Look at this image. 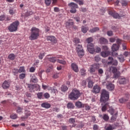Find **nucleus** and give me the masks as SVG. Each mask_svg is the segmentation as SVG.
I'll return each instance as SVG.
<instances>
[{"label": "nucleus", "instance_id": "f257e3e1", "mask_svg": "<svg viewBox=\"0 0 130 130\" xmlns=\"http://www.w3.org/2000/svg\"><path fill=\"white\" fill-rule=\"evenodd\" d=\"M109 100V92L105 89H103L102 90V93L101 94V102L102 103V111L104 112L107 110V108L109 107V103L107 102Z\"/></svg>", "mask_w": 130, "mask_h": 130}, {"label": "nucleus", "instance_id": "f03ea898", "mask_svg": "<svg viewBox=\"0 0 130 130\" xmlns=\"http://www.w3.org/2000/svg\"><path fill=\"white\" fill-rule=\"evenodd\" d=\"M40 30L36 27H32L30 30V35L29 37L30 40H36L39 37Z\"/></svg>", "mask_w": 130, "mask_h": 130}, {"label": "nucleus", "instance_id": "7ed1b4c3", "mask_svg": "<svg viewBox=\"0 0 130 130\" xmlns=\"http://www.w3.org/2000/svg\"><path fill=\"white\" fill-rule=\"evenodd\" d=\"M81 96L80 91L77 89H73L69 95V98L71 100H77Z\"/></svg>", "mask_w": 130, "mask_h": 130}, {"label": "nucleus", "instance_id": "20e7f679", "mask_svg": "<svg viewBox=\"0 0 130 130\" xmlns=\"http://www.w3.org/2000/svg\"><path fill=\"white\" fill-rule=\"evenodd\" d=\"M20 25V22L18 21H16L10 24L8 26V30L10 32H16L18 30V26Z\"/></svg>", "mask_w": 130, "mask_h": 130}, {"label": "nucleus", "instance_id": "39448f33", "mask_svg": "<svg viewBox=\"0 0 130 130\" xmlns=\"http://www.w3.org/2000/svg\"><path fill=\"white\" fill-rule=\"evenodd\" d=\"M110 72H112L113 74V79H118L120 76V73L117 70L116 67H111L110 68Z\"/></svg>", "mask_w": 130, "mask_h": 130}, {"label": "nucleus", "instance_id": "423d86ee", "mask_svg": "<svg viewBox=\"0 0 130 130\" xmlns=\"http://www.w3.org/2000/svg\"><path fill=\"white\" fill-rule=\"evenodd\" d=\"M76 52H77L79 57H82L84 54V50L83 49V47L81 45H76Z\"/></svg>", "mask_w": 130, "mask_h": 130}, {"label": "nucleus", "instance_id": "0eeeda50", "mask_svg": "<svg viewBox=\"0 0 130 130\" xmlns=\"http://www.w3.org/2000/svg\"><path fill=\"white\" fill-rule=\"evenodd\" d=\"M68 6L71 8V13L72 14H75L77 12L76 9H78V4L72 2L69 3Z\"/></svg>", "mask_w": 130, "mask_h": 130}, {"label": "nucleus", "instance_id": "6e6552de", "mask_svg": "<svg viewBox=\"0 0 130 130\" xmlns=\"http://www.w3.org/2000/svg\"><path fill=\"white\" fill-rule=\"evenodd\" d=\"M119 48V45L117 44H114L112 45V50L113 51L112 52L113 55H115V56H117L118 54L117 53H115L114 51H116L117 50H118Z\"/></svg>", "mask_w": 130, "mask_h": 130}, {"label": "nucleus", "instance_id": "1a4fd4ad", "mask_svg": "<svg viewBox=\"0 0 130 130\" xmlns=\"http://www.w3.org/2000/svg\"><path fill=\"white\" fill-rule=\"evenodd\" d=\"M101 90V87H100V86L98 85H95L93 86L92 92V93H94L95 94H98V93H100Z\"/></svg>", "mask_w": 130, "mask_h": 130}, {"label": "nucleus", "instance_id": "9d476101", "mask_svg": "<svg viewBox=\"0 0 130 130\" xmlns=\"http://www.w3.org/2000/svg\"><path fill=\"white\" fill-rule=\"evenodd\" d=\"M108 60L110 61L108 62V64H112V66H117L118 64L117 60H114L112 57H108Z\"/></svg>", "mask_w": 130, "mask_h": 130}, {"label": "nucleus", "instance_id": "9b49d317", "mask_svg": "<svg viewBox=\"0 0 130 130\" xmlns=\"http://www.w3.org/2000/svg\"><path fill=\"white\" fill-rule=\"evenodd\" d=\"M30 83H34V84L38 83V79L35 76V74H32L30 75Z\"/></svg>", "mask_w": 130, "mask_h": 130}, {"label": "nucleus", "instance_id": "f8f14e48", "mask_svg": "<svg viewBox=\"0 0 130 130\" xmlns=\"http://www.w3.org/2000/svg\"><path fill=\"white\" fill-rule=\"evenodd\" d=\"M48 41H51L52 43H56V38L53 36H49L47 37Z\"/></svg>", "mask_w": 130, "mask_h": 130}, {"label": "nucleus", "instance_id": "ddd939ff", "mask_svg": "<svg viewBox=\"0 0 130 130\" xmlns=\"http://www.w3.org/2000/svg\"><path fill=\"white\" fill-rule=\"evenodd\" d=\"M65 25L67 28H70L71 26H74V21L72 19H69L65 22Z\"/></svg>", "mask_w": 130, "mask_h": 130}, {"label": "nucleus", "instance_id": "4468645a", "mask_svg": "<svg viewBox=\"0 0 130 130\" xmlns=\"http://www.w3.org/2000/svg\"><path fill=\"white\" fill-rule=\"evenodd\" d=\"M115 87V86H114V84L112 83H109L106 85V88L109 91H113Z\"/></svg>", "mask_w": 130, "mask_h": 130}, {"label": "nucleus", "instance_id": "2eb2a0df", "mask_svg": "<svg viewBox=\"0 0 130 130\" xmlns=\"http://www.w3.org/2000/svg\"><path fill=\"white\" fill-rule=\"evenodd\" d=\"M87 47L88 51H89V53H91V54H93V53L95 52V49H94V46L87 45Z\"/></svg>", "mask_w": 130, "mask_h": 130}, {"label": "nucleus", "instance_id": "dca6fc26", "mask_svg": "<svg viewBox=\"0 0 130 130\" xmlns=\"http://www.w3.org/2000/svg\"><path fill=\"white\" fill-rule=\"evenodd\" d=\"M2 88L3 89H9L10 88V82L5 80L2 84Z\"/></svg>", "mask_w": 130, "mask_h": 130}, {"label": "nucleus", "instance_id": "f3484780", "mask_svg": "<svg viewBox=\"0 0 130 130\" xmlns=\"http://www.w3.org/2000/svg\"><path fill=\"white\" fill-rule=\"evenodd\" d=\"M99 42L101 44H107L108 43V41L107 39L102 37L100 39Z\"/></svg>", "mask_w": 130, "mask_h": 130}, {"label": "nucleus", "instance_id": "a211bd4d", "mask_svg": "<svg viewBox=\"0 0 130 130\" xmlns=\"http://www.w3.org/2000/svg\"><path fill=\"white\" fill-rule=\"evenodd\" d=\"M71 68L73 69V71L75 72V73H78V72H79V68H78V66L76 63H72Z\"/></svg>", "mask_w": 130, "mask_h": 130}, {"label": "nucleus", "instance_id": "6ab92c4d", "mask_svg": "<svg viewBox=\"0 0 130 130\" xmlns=\"http://www.w3.org/2000/svg\"><path fill=\"white\" fill-rule=\"evenodd\" d=\"M51 105L48 103H43L41 104V107L43 108H46V109H48V108H50Z\"/></svg>", "mask_w": 130, "mask_h": 130}, {"label": "nucleus", "instance_id": "aec40b11", "mask_svg": "<svg viewBox=\"0 0 130 130\" xmlns=\"http://www.w3.org/2000/svg\"><path fill=\"white\" fill-rule=\"evenodd\" d=\"M35 87V85L32 84H28L27 88H28V90L30 92H34V88Z\"/></svg>", "mask_w": 130, "mask_h": 130}, {"label": "nucleus", "instance_id": "412c9836", "mask_svg": "<svg viewBox=\"0 0 130 130\" xmlns=\"http://www.w3.org/2000/svg\"><path fill=\"white\" fill-rule=\"evenodd\" d=\"M93 41V38L92 37L88 38L86 40V42H87L88 44L87 45H89V46H94V44L93 43H91Z\"/></svg>", "mask_w": 130, "mask_h": 130}, {"label": "nucleus", "instance_id": "4be33fe9", "mask_svg": "<svg viewBox=\"0 0 130 130\" xmlns=\"http://www.w3.org/2000/svg\"><path fill=\"white\" fill-rule=\"evenodd\" d=\"M86 82H88V88H92L93 87V81L91 80V78L89 77L86 79Z\"/></svg>", "mask_w": 130, "mask_h": 130}, {"label": "nucleus", "instance_id": "5701e85b", "mask_svg": "<svg viewBox=\"0 0 130 130\" xmlns=\"http://www.w3.org/2000/svg\"><path fill=\"white\" fill-rule=\"evenodd\" d=\"M100 117H102L103 119H104L105 121H108V120L109 119V116L106 114H104L103 116L101 115Z\"/></svg>", "mask_w": 130, "mask_h": 130}, {"label": "nucleus", "instance_id": "b1692460", "mask_svg": "<svg viewBox=\"0 0 130 130\" xmlns=\"http://www.w3.org/2000/svg\"><path fill=\"white\" fill-rule=\"evenodd\" d=\"M110 53L108 51H102L101 52V55L103 57H106L109 55Z\"/></svg>", "mask_w": 130, "mask_h": 130}, {"label": "nucleus", "instance_id": "393cba45", "mask_svg": "<svg viewBox=\"0 0 130 130\" xmlns=\"http://www.w3.org/2000/svg\"><path fill=\"white\" fill-rule=\"evenodd\" d=\"M67 106L68 109H74V108H75V105H74V104L71 102L68 103Z\"/></svg>", "mask_w": 130, "mask_h": 130}, {"label": "nucleus", "instance_id": "a878e982", "mask_svg": "<svg viewBox=\"0 0 130 130\" xmlns=\"http://www.w3.org/2000/svg\"><path fill=\"white\" fill-rule=\"evenodd\" d=\"M8 58L10 60H14L15 58H16V56L15 55V54L11 53L8 55Z\"/></svg>", "mask_w": 130, "mask_h": 130}, {"label": "nucleus", "instance_id": "bb28decb", "mask_svg": "<svg viewBox=\"0 0 130 130\" xmlns=\"http://www.w3.org/2000/svg\"><path fill=\"white\" fill-rule=\"evenodd\" d=\"M38 56H39V59H43V57L45 56V52L42 51L41 53H39Z\"/></svg>", "mask_w": 130, "mask_h": 130}, {"label": "nucleus", "instance_id": "cd10ccee", "mask_svg": "<svg viewBox=\"0 0 130 130\" xmlns=\"http://www.w3.org/2000/svg\"><path fill=\"white\" fill-rule=\"evenodd\" d=\"M75 106L78 108H83L84 104H82V103H81V102H77L75 104Z\"/></svg>", "mask_w": 130, "mask_h": 130}, {"label": "nucleus", "instance_id": "c85d7f7f", "mask_svg": "<svg viewBox=\"0 0 130 130\" xmlns=\"http://www.w3.org/2000/svg\"><path fill=\"white\" fill-rule=\"evenodd\" d=\"M120 84H125L126 80L124 78L121 77L119 79Z\"/></svg>", "mask_w": 130, "mask_h": 130}, {"label": "nucleus", "instance_id": "c756f323", "mask_svg": "<svg viewBox=\"0 0 130 130\" xmlns=\"http://www.w3.org/2000/svg\"><path fill=\"white\" fill-rule=\"evenodd\" d=\"M48 60H49V61H50L51 62H55V61H56L57 60V59L56 57H52L48 58Z\"/></svg>", "mask_w": 130, "mask_h": 130}, {"label": "nucleus", "instance_id": "7c9ffc66", "mask_svg": "<svg viewBox=\"0 0 130 130\" xmlns=\"http://www.w3.org/2000/svg\"><path fill=\"white\" fill-rule=\"evenodd\" d=\"M118 59L119 60L120 62H123L124 61V57L123 55H120L118 56Z\"/></svg>", "mask_w": 130, "mask_h": 130}, {"label": "nucleus", "instance_id": "2f4dec72", "mask_svg": "<svg viewBox=\"0 0 130 130\" xmlns=\"http://www.w3.org/2000/svg\"><path fill=\"white\" fill-rule=\"evenodd\" d=\"M113 17L115 19H120V18H121V17H123V16H121V15H119V14H118V13H114Z\"/></svg>", "mask_w": 130, "mask_h": 130}, {"label": "nucleus", "instance_id": "473e14b6", "mask_svg": "<svg viewBox=\"0 0 130 130\" xmlns=\"http://www.w3.org/2000/svg\"><path fill=\"white\" fill-rule=\"evenodd\" d=\"M25 67H20L18 70V73H19V74H21V73H25Z\"/></svg>", "mask_w": 130, "mask_h": 130}, {"label": "nucleus", "instance_id": "72a5a7b5", "mask_svg": "<svg viewBox=\"0 0 130 130\" xmlns=\"http://www.w3.org/2000/svg\"><path fill=\"white\" fill-rule=\"evenodd\" d=\"M68 89L69 88H68V86L66 85H62L61 87V90L62 91V92H66V91H68Z\"/></svg>", "mask_w": 130, "mask_h": 130}, {"label": "nucleus", "instance_id": "f704fd0d", "mask_svg": "<svg viewBox=\"0 0 130 130\" xmlns=\"http://www.w3.org/2000/svg\"><path fill=\"white\" fill-rule=\"evenodd\" d=\"M121 4L123 7L127 6V1L126 0H121Z\"/></svg>", "mask_w": 130, "mask_h": 130}, {"label": "nucleus", "instance_id": "c9c22d12", "mask_svg": "<svg viewBox=\"0 0 130 130\" xmlns=\"http://www.w3.org/2000/svg\"><path fill=\"white\" fill-rule=\"evenodd\" d=\"M12 73L15 76H17V75H18V73H19V70L18 69L14 68L12 70Z\"/></svg>", "mask_w": 130, "mask_h": 130}, {"label": "nucleus", "instance_id": "e433bc0d", "mask_svg": "<svg viewBox=\"0 0 130 130\" xmlns=\"http://www.w3.org/2000/svg\"><path fill=\"white\" fill-rule=\"evenodd\" d=\"M34 14V12H33L32 11H27L25 13V17H29V16H31Z\"/></svg>", "mask_w": 130, "mask_h": 130}, {"label": "nucleus", "instance_id": "4c0bfd02", "mask_svg": "<svg viewBox=\"0 0 130 130\" xmlns=\"http://www.w3.org/2000/svg\"><path fill=\"white\" fill-rule=\"evenodd\" d=\"M37 95L39 99H43V93L39 92L37 94Z\"/></svg>", "mask_w": 130, "mask_h": 130}, {"label": "nucleus", "instance_id": "58836bf2", "mask_svg": "<svg viewBox=\"0 0 130 130\" xmlns=\"http://www.w3.org/2000/svg\"><path fill=\"white\" fill-rule=\"evenodd\" d=\"M45 1V4L47 6V7H49L50 5H51V0H44Z\"/></svg>", "mask_w": 130, "mask_h": 130}, {"label": "nucleus", "instance_id": "ea45409f", "mask_svg": "<svg viewBox=\"0 0 130 130\" xmlns=\"http://www.w3.org/2000/svg\"><path fill=\"white\" fill-rule=\"evenodd\" d=\"M96 31H99V27H96L90 30L91 33H94V32H96Z\"/></svg>", "mask_w": 130, "mask_h": 130}, {"label": "nucleus", "instance_id": "a19ab883", "mask_svg": "<svg viewBox=\"0 0 130 130\" xmlns=\"http://www.w3.org/2000/svg\"><path fill=\"white\" fill-rule=\"evenodd\" d=\"M88 30V27H86L84 26H82L81 27V30L83 33H87V31Z\"/></svg>", "mask_w": 130, "mask_h": 130}, {"label": "nucleus", "instance_id": "79ce46f5", "mask_svg": "<svg viewBox=\"0 0 130 130\" xmlns=\"http://www.w3.org/2000/svg\"><path fill=\"white\" fill-rule=\"evenodd\" d=\"M57 62L60 63L61 64H66L67 62L63 60L57 59Z\"/></svg>", "mask_w": 130, "mask_h": 130}, {"label": "nucleus", "instance_id": "37998d69", "mask_svg": "<svg viewBox=\"0 0 130 130\" xmlns=\"http://www.w3.org/2000/svg\"><path fill=\"white\" fill-rule=\"evenodd\" d=\"M109 109L108 110V112L112 115L114 114V109L112 108V107H109Z\"/></svg>", "mask_w": 130, "mask_h": 130}, {"label": "nucleus", "instance_id": "c03bdc74", "mask_svg": "<svg viewBox=\"0 0 130 130\" xmlns=\"http://www.w3.org/2000/svg\"><path fill=\"white\" fill-rule=\"evenodd\" d=\"M17 117H18V115L16 114H12L10 115L11 119H16Z\"/></svg>", "mask_w": 130, "mask_h": 130}, {"label": "nucleus", "instance_id": "a18cd8bd", "mask_svg": "<svg viewBox=\"0 0 130 130\" xmlns=\"http://www.w3.org/2000/svg\"><path fill=\"white\" fill-rule=\"evenodd\" d=\"M22 111H23V108L20 107H18L17 109L16 110L17 113H22Z\"/></svg>", "mask_w": 130, "mask_h": 130}, {"label": "nucleus", "instance_id": "49530a36", "mask_svg": "<svg viewBox=\"0 0 130 130\" xmlns=\"http://www.w3.org/2000/svg\"><path fill=\"white\" fill-rule=\"evenodd\" d=\"M9 14L10 15H11V16H13V15L15 14V11L14 10V8H12L9 9Z\"/></svg>", "mask_w": 130, "mask_h": 130}, {"label": "nucleus", "instance_id": "de8ad7c7", "mask_svg": "<svg viewBox=\"0 0 130 130\" xmlns=\"http://www.w3.org/2000/svg\"><path fill=\"white\" fill-rule=\"evenodd\" d=\"M26 77V74L25 73H22L19 75V79L23 80V79H25V77Z\"/></svg>", "mask_w": 130, "mask_h": 130}, {"label": "nucleus", "instance_id": "09e8293b", "mask_svg": "<svg viewBox=\"0 0 130 130\" xmlns=\"http://www.w3.org/2000/svg\"><path fill=\"white\" fill-rule=\"evenodd\" d=\"M84 107L85 108V110H90L91 108L90 106H89V105L87 104H83V107H82V108H84Z\"/></svg>", "mask_w": 130, "mask_h": 130}, {"label": "nucleus", "instance_id": "8fccbe9b", "mask_svg": "<svg viewBox=\"0 0 130 130\" xmlns=\"http://www.w3.org/2000/svg\"><path fill=\"white\" fill-rule=\"evenodd\" d=\"M95 61H96V62H98L99 61H100L101 60V58L99 57V55H96L94 57Z\"/></svg>", "mask_w": 130, "mask_h": 130}, {"label": "nucleus", "instance_id": "3c124183", "mask_svg": "<svg viewBox=\"0 0 130 130\" xmlns=\"http://www.w3.org/2000/svg\"><path fill=\"white\" fill-rule=\"evenodd\" d=\"M70 123L74 124L76 122V120L74 118H71L69 119Z\"/></svg>", "mask_w": 130, "mask_h": 130}, {"label": "nucleus", "instance_id": "603ef678", "mask_svg": "<svg viewBox=\"0 0 130 130\" xmlns=\"http://www.w3.org/2000/svg\"><path fill=\"white\" fill-rule=\"evenodd\" d=\"M80 72L82 76H85V75H86V70H85L84 69H82L80 70Z\"/></svg>", "mask_w": 130, "mask_h": 130}, {"label": "nucleus", "instance_id": "864d4df0", "mask_svg": "<svg viewBox=\"0 0 130 130\" xmlns=\"http://www.w3.org/2000/svg\"><path fill=\"white\" fill-rule=\"evenodd\" d=\"M44 97H45L46 99H48V98L50 97V95H49V93L46 92L44 94Z\"/></svg>", "mask_w": 130, "mask_h": 130}, {"label": "nucleus", "instance_id": "5fc2aeb1", "mask_svg": "<svg viewBox=\"0 0 130 130\" xmlns=\"http://www.w3.org/2000/svg\"><path fill=\"white\" fill-rule=\"evenodd\" d=\"M120 103H124L125 101H127V100L124 99V98H121L119 100Z\"/></svg>", "mask_w": 130, "mask_h": 130}, {"label": "nucleus", "instance_id": "6e6d98bb", "mask_svg": "<svg viewBox=\"0 0 130 130\" xmlns=\"http://www.w3.org/2000/svg\"><path fill=\"white\" fill-rule=\"evenodd\" d=\"M93 130H99V126H98V125H97V124L93 125Z\"/></svg>", "mask_w": 130, "mask_h": 130}, {"label": "nucleus", "instance_id": "4d7b16f0", "mask_svg": "<svg viewBox=\"0 0 130 130\" xmlns=\"http://www.w3.org/2000/svg\"><path fill=\"white\" fill-rule=\"evenodd\" d=\"M108 36H112L113 35V32L111 30H109L107 33Z\"/></svg>", "mask_w": 130, "mask_h": 130}, {"label": "nucleus", "instance_id": "13d9d810", "mask_svg": "<svg viewBox=\"0 0 130 130\" xmlns=\"http://www.w3.org/2000/svg\"><path fill=\"white\" fill-rule=\"evenodd\" d=\"M5 19L6 16L5 15L0 16V21H5Z\"/></svg>", "mask_w": 130, "mask_h": 130}, {"label": "nucleus", "instance_id": "bf43d9fd", "mask_svg": "<svg viewBox=\"0 0 130 130\" xmlns=\"http://www.w3.org/2000/svg\"><path fill=\"white\" fill-rule=\"evenodd\" d=\"M74 19L76 20V22L78 23H81V18L79 17H75Z\"/></svg>", "mask_w": 130, "mask_h": 130}, {"label": "nucleus", "instance_id": "052dcab7", "mask_svg": "<svg viewBox=\"0 0 130 130\" xmlns=\"http://www.w3.org/2000/svg\"><path fill=\"white\" fill-rule=\"evenodd\" d=\"M74 42H75V43H76V44H78V43H80V39H78V38H75L74 39Z\"/></svg>", "mask_w": 130, "mask_h": 130}, {"label": "nucleus", "instance_id": "680f3d73", "mask_svg": "<svg viewBox=\"0 0 130 130\" xmlns=\"http://www.w3.org/2000/svg\"><path fill=\"white\" fill-rule=\"evenodd\" d=\"M59 77V74L58 73H56L53 76V79H57Z\"/></svg>", "mask_w": 130, "mask_h": 130}, {"label": "nucleus", "instance_id": "e2e57ef3", "mask_svg": "<svg viewBox=\"0 0 130 130\" xmlns=\"http://www.w3.org/2000/svg\"><path fill=\"white\" fill-rule=\"evenodd\" d=\"M98 72H99V75L100 76L101 75H102V74H103V73H104V72L103 71V70H102V69H100L98 70Z\"/></svg>", "mask_w": 130, "mask_h": 130}, {"label": "nucleus", "instance_id": "0e129e2a", "mask_svg": "<svg viewBox=\"0 0 130 130\" xmlns=\"http://www.w3.org/2000/svg\"><path fill=\"white\" fill-rule=\"evenodd\" d=\"M84 125H85L84 124L81 123L79 125H77V127H78V128H83Z\"/></svg>", "mask_w": 130, "mask_h": 130}, {"label": "nucleus", "instance_id": "69168bd1", "mask_svg": "<svg viewBox=\"0 0 130 130\" xmlns=\"http://www.w3.org/2000/svg\"><path fill=\"white\" fill-rule=\"evenodd\" d=\"M35 68L34 67H31L29 69L30 73H34L35 72Z\"/></svg>", "mask_w": 130, "mask_h": 130}, {"label": "nucleus", "instance_id": "338daca9", "mask_svg": "<svg viewBox=\"0 0 130 130\" xmlns=\"http://www.w3.org/2000/svg\"><path fill=\"white\" fill-rule=\"evenodd\" d=\"M89 72H90V73H94L95 72V68H93V67H90Z\"/></svg>", "mask_w": 130, "mask_h": 130}, {"label": "nucleus", "instance_id": "774afa93", "mask_svg": "<svg viewBox=\"0 0 130 130\" xmlns=\"http://www.w3.org/2000/svg\"><path fill=\"white\" fill-rule=\"evenodd\" d=\"M106 130H112L113 129V127L111 126V125H110L109 126H108L106 129Z\"/></svg>", "mask_w": 130, "mask_h": 130}]
</instances>
